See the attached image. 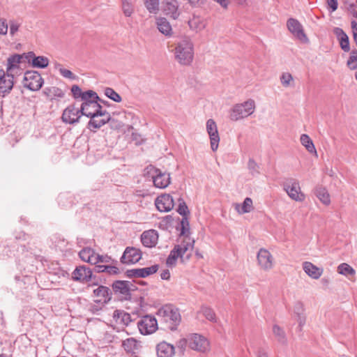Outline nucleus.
Returning a JSON list of instances; mask_svg holds the SVG:
<instances>
[{
  "mask_svg": "<svg viewBox=\"0 0 357 357\" xmlns=\"http://www.w3.org/2000/svg\"><path fill=\"white\" fill-rule=\"evenodd\" d=\"M175 59L181 65H190L194 57V47L189 38H184L179 41L174 50Z\"/></svg>",
  "mask_w": 357,
  "mask_h": 357,
  "instance_id": "f257e3e1",
  "label": "nucleus"
},
{
  "mask_svg": "<svg viewBox=\"0 0 357 357\" xmlns=\"http://www.w3.org/2000/svg\"><path fill=\"white\" fill-rule=\"evenodd\" d=\"M158 315L160 317L163 321L167 324V326L171 331L176 329L181 321V317L178 308L172 305H165L158 311Z\"/></svg>",
  "mask_w": 357,
  "mask_h": 357,
  "instance_id": "f03ea898",
  "label": "nucleus"
},
{
  "mask_svg": "<svg viewBox=\"0 0 357 357\" xmlns=\"http://www.w3.org/2000/svg\"><path fill=\"white\" fill-rule=\"evenodd\" d=\"M195 241L190 237L181 240V242L176 245L171 250L166 260V264L169 267H173L176 265L178 258H182L185 252L192 250L194 248Z\"/></svg>",
  "mask_w": 357,
  "mask_h": 357,
  "instance_id": "7ed1b4c3",
  "label": "nucleus"
},
{
  "mask_svg": "<svg viewBox=\"0 0 357 357\" xmlns=\"http://www.w3.org/2000/svg\"><path fill=\"white\" fill-rule=\"evenodd\" d=\"M255 102L252 99H249L241 104H236L230 112V119L236 121L245 118L251 115L255 112Z\"/></svg>",
  "mask_w": 357,
  "mask_h": 357,
  "instance_id": "20e7f679",
  "label": "nucleus"
},
{
  "mask_svg": "<svg viewBox=\"0 0 357 357\" xmlns=\"http://www.w3.org/2000/svg\"><path fill=\"white\" fill-rule=\"evenodd\" d=\"M146 170L147 173L151 174L155 187L163 189L169 185L171 177L169 173L162 172L151 165L146 167Z\"/></svg>",
  "mask_w": 357,
  "mask_h": 357,
  "instance_id": "39448f33",
  "label": "nucleus"
},
{
  "mask_svg": "<svg viewBox=\"0 0 357 357\" xmlns=\"http://www.w3.org/2000/svg\"><path fill=\"white\" fill-rule=\"evenodd\" d=\"M283 189L288 196L296 202H302L305 195L301 192L299 183L294 178H288L283 183Z\"/></svg>",
  "mask_w": 357,
  "mask_h": 357,
  "instance_id": "423d86ee",
  "label": "nucleus"
},
{
  "mask_svg": "<svg viewBox=\"0 0 357 357\" xmlns=\"http://www.w3.org/2000/svg\"><path fill=\"white\" fill-rule=\"evenodd\" d=\"M188 337V347L191 349L201 353H205L209 350V342L204 336L192 333L189 335Z\"/></svg>",
  "mask_w": 357,
  "mask_h": 357,
  "instance_id": "0eeeda50",
  "label": "nucleus"
},
{
  "mask_svg": "<svg viewBox=\"0 0 357 357\" xmlns=\"http://www.w3.org/2000/svg\"><path fill=\"white\" fill-rule=\"evenodd\" d=\"M137 326L142 334H151L158 329V322L154 317L145 315L138 321Z\"/></svg>",
  "mask_w": 357,
  "mask_h": 357,
  "instance_id": "6e6552de",
  "label": "nucleus"
},
{
  "mask_svg": "<svg viewBox=\"0 0 357 357\" xmlns=\"http://www.w3.org/2000/svg\"><path fill=\"white\" fill-rule=\"evenodd\" d=\"M101 113H104V115L96 113L94 116L92 115L89 117L90 120L88 123L87 128L91 131L95 132L96 130L101 128L111 120L110 114L107 111L102 109L101 110Z\"/></svg>",
  "mask_w": 357,
  "mask_h": 357,
  "instance_id": "1a4fd4ad",
  "label": "nucleus"
},
{
  "mask_svg": "<svg viewBox=\"0 0 357 357\" xmlns=\"http://www.w3.org/2000/svg\"><path fill=\"white\" fill-rule=\"evenodd\" d=\"M25 87L31 91L39 90L43 84V79L40 73L36 71L26 72L24 77Z\"/></svg>",
  "mask_w": 357,
  "mask_h": 357,
  "instance_id": "9d476101",
  "label": "nucleus"
},
{
  "mask_svg": "<svg viewBox=\"0 0 357 357\" xmlns=\"http://www.w3.org/2000/svg\"><path fill=\"white\" fill-rule=\"evenodd\" d=\"M142 251L134 247H127L121 256L120 261L124 264H136L142 259Z\"/></svg>",
  "mask_w": 357,
  "mask_h": 357,
  "instance_id": "9b49d317",
  "label": "nucleus"
},
{
  "mask_svg": "<svg viewBox=\"0 0 357 357\" xmlns=\"http://www.w3.org/2000/svg\"><path fill=\"white\" fill-rule=\"evenodd\" d=\"M287 26L288 30L296 37L297 39L303 43H307L308 38L304 33L303 26L296 19L290 18L287 20Z\"/></svg>",
  "mask_w": 357,
  "mask_h": 357,
  "instance_id": "f8f14e48",
  "label": "nucleus"
},
{
  "mask_svg": "<svg viewBox=\"0 0 357 357\" xmlns=\"http://www.w3.org/2000/svg\"><path fill=\"white\" fill-rule=\"evenodd\" d=\"M80 108H77L75 105L67 107L62 114V121L66 123L74 124L79 122L81 114Z\"/></svg>",
  "mask_w": 357,
  "mask_h": 357,
  "instance_id": "ddd939ff",
  "label": "nucleus"
},
{
  "mask_svg": "<svg viewBox=\"0 0 357 357\" xmlns=\"http://www.w3.org/2000/svg\"><path fill=\"white\" fill-rule=\"evenodd\" d=\"M25 54H15L10 56L7 59L6 72L11 73L13 76L20 75L22 74V69L20 68V64L22 63V60L24 58Z\"/></svg>",
  "mask_w": 357,
  "mask_h": 357,
  "instance_id": "4468645a",
  "label": "nucleus"
},
{
  "mask_svg": "<svg viewBox=\"0 0 357 357\" xmlns=\"http://www.w3.org/2000/svg\"><path fill=\"white\" fill-rule=\"evenodd\" d=\"M101 110L102 107L98 100H92V101L83 102L79 111L83 116L90 117L96 113L104 115V113H101Z\"/></svg>",
  "mask_w": 357,
  "mask_h": 357,
  "instance_id": "2eb2a0df",
  "label": "nucleus"
},
{
  "mask_svg": "<svg viewBox=\"0 0 357 357\" xmlns=\"http://www.w3.org/2000/svg\"><path fill=\"white\" fill-rule=\"evenodd\" d=\"M257 261L260 268L264 271H269L273 266V257L268 250L261 248L257 253Z\"/></svg>",
  "mask_w": 357,
  "mask_h": 357,
  "instance_id": "dca6fc26",
  "label": "nucleus"
},
{
  "mask_svg": "<svg viewBox=\"0 0 357 357\" xmlns=\"http://www.w3.org/2000/svg\"><path fill=\"white\" fill-rule=\"evenodd\" d=\"M206 130L210 137L211 148L213 151H215L218 148L220 137L217 125L213 119H208L207 121Z\"/></svg>",
  "mask_w": 357,
  "mask_h": 357,
  "instance_id": "f3484780",
  "label": "nucleus"
},
{
  "mask_svg": "<svg viewBox=\"0 0 357 357\" xmlns=\"http://www.w3.org/2000/svg\"><path fill=\"white\" fill-rule=\"evenodd\" d=\"M158 268L159 266L158 264H155L150 267L130 269L126 271V275L128 278H144L153 273H155Z\"/></svg>",
  "mask_w": 357,
  "mask_h": 357,
  "instance_id": "a211bd4d",
  "label": "nucleus"
},
{
  "mask_svg": "<svg viewBox=\"0 0 357 357\" xmlns=\"http://www.w3.org/2000/svg\"><path fill=\"white\" fill-rule=\"evenodd\" d=\"M155 204L160 212H168L174 208V199L170 195H162L156 198Z\"/></svg>",
  "mask_w": 357,
  "mask_h": 357,
  "instance_id": "6ab92c4d",
  "label": "nucleus"
},
{
  "mask_svg": "<svg viewBox=\"0 0 357 357\" xmlns=\"http://www.w3.org/2000/svg\"><path fill=\"white\" fill-rule=\"evenodd\" d=\"M128 281L116 280L112 284V289L115 294H120L123 298L128 300L130 298V286Z\"/></svg>",
  "mask_w": 357,
  "mask_h": 357,
  "instance_id": "aec40b11",
  "label": "nucleus"
},
{
  "mask_svg": "<svg viewBox=\"0 0 357 357\" xmlns=\"http://www.w3.org/2000/svg\"><path fill=\"white\" fill-rule=\"evenodd\" d=\"M14 77L13 74L4 71L3 75L0 77V96H4L10 92L14 85Z\"/></svg>",
  "mask_w": 357,
  "mask_h": 357,
  "instance_id": "412c9836",
  "label": "nucleus"
},
{
  "mask_svg": "<svg viewBox=\"0 0 357 357\" xmlns=\"http://www.w3.org/2000/svg\"><path fill=\"white\" fill-rule=\"evenodd\" d=\"M92 277V271L90 268L86 266H79L77 267L72 274V278L75 281L81 282H89Z\"/></svg>",
  "mask_w": 357,
  "mask_h": 357,
  "instance_id": "4be33fe9",
  "label": "nucleus"
},
{
  "mask_svg": "<svg viewBox=\"0 0 357 357\" xmlns=\"http://www.w3.org/2000/svg\"><path fill=\"white\" fill-rule=\"evenodd\" d=\"M25 59L31 63L32 66L38 68H45L49 65V59L44 56H36L33 52H29L24 54Z\"/></svg>",
  "mask_w": 357,
  "mask_h": 357,
  "instance_id": "5701e85b",
  "label": "nucleus"
},
{
  "mask_svg": "<svg viewBox=\"0 0 357 357\" xmlns=\"http://www.w3.org/2000/svg\"><path fill=\"white\" fill-rule=\"evenodd\" d=\"M158 240V234L154 229L144 231L141 235V242L146 248H153Z\"/></svg>",
  "mask_w": 357,
  "mask_h": 357,
  "instance_id": "b1692460",
  "label": "nucleus"
},
{
  "mask_svg": "<svg viewBox=\"0 0 357 357\" xmlns=\"http://www.w3.org/2000/svg\"><path fill=\"white\" fill-rule=\"evenodd\" d=\"M178 8V3L176 0H165L162 2L163 13L174 20L177 19L179 16Z\"/></svg>",
  "mask_w": 357,
  "mask_h": 357,
  "instance_id": "393cba45",
  "label": "nucleus"
},
{
  "mask_svg": "<svg viewBox=\"0 0 357 357\" xmlns=\"http://www.w3.org/2000/svg\"><path fill=\"white\" fill-rule=\"evenodd\" d=\"M156 352L158 357H173L175 347L166 342H162L157 345Z\"/></svg>",
  "mask_w": 357,
  "mask_h": 357,
  "instance_id": "a878e982",
  "label": "nucleus"
},
{
  "mask_svg": "<svg viewBox=\"0 0 357 357\" xmlns=\"http://www.w3.org/2000/svg\"><path fill=\"white\" fill-rule=\"evenodd\" d=\"M113 319L116 324L121 327L127 326L132 321L130 314L123 310H116L113 312Z\"/></svg>",
  "mask_w": 357,
  "mask_h": 357,
  "instance_id": "bb28decb",
  "label": "nucleus"
},
{
  "mask_svg": "<svg viewBox=\"0 0 357 357\" xmlns=\"http://www.w3.org/2000/svg\"><path fill=\"white\" fill-rule=\"evenodd\" d=\"M93 294L96 297L99 298L98 302H102L107 303L112 298L111 290L105 286H98L96 289H93Z\"/></svg>",
  "mask_w": 357,
  "mask_h": 357,
  "instance_id": "cd10ccee",
  "label": "nucleus"
},
{
  "mask_svg": "<svg viewBox=\"0 0 357 357\" xmlns=\"http://www.w3.org/2000/svg\"><path fill=\"white\" fill-rule=\"evenodd\" d=\"M333 33L337 38L342 50L345 52H349V40L347 33L341 28L339 27H335L333 30Z\"/></svg>",
  "mask_w": 357,
  "mask_h": 357,
  "instance_id": "c85d7f7f",
  "label": "nucleus"
},
{
  "mask_svg": "<svg viewBox=\"0 0 357 357\" xmlns=\"http://www.w3.org/2000/svg\"><path fill=\"white\" fill-rule=\"evenodd\" d=\"M303 268L305 273L313 279H319L323 273V269L319 268L312 263L305 261L303 264Z\"/></svg>",
  "mask_w": 357,
  "mask_h": 357,
  "instance_id": "c756f323",
  "label": "nucleus"
},
{
  "mask_svg": "<svg viewBox=\"0 0 357 357\" xmlns=\"http://www.w3.org/2000/svg\"><path fill=\"white\" fill-rule=\"evenodd\" d=\"M79 256L82 261L88 262L91 264H96L97 261H96V253L91 248H84L79 252Z\"/></svg>",
  "mask_w": 357,
  "mask_h": 357,
  "instance_id": "7c9ffc66",
  "label": "nucleus"
},
{
  "mask_svg": "<svg viewBox=\"0 0 357 357\" xmlns=\"http://www.w3.org/2000/svg\"><path fill=\"white\" fill-rule=\"evenodd\" d=\"M156 24L158 29L160 33L165 36H171L172 33V26L167 20L165 17H158L156 19Z\"/></svg>",
  "mask_w": 357,
  "mask_h": 357,
  "instance_id": "2f4dec72",
  "label": "nucleus"
},
{
  "mask_svg": "<svg viewBox=\"0 0 357 357\" xmlns=\"http://www.w3.org/2000/svg\"><path fill=\"white\" fill-rule=\"evenodd\" d=\"M125 351L127 353L135 354L140 347L139 342L133 337H130L124 340L122 343Z\"/></svg>",
  "mask_w": 357,
  "mask_h": 357,
  "instance_id": "473e14b6",
  "label": "nucleus"
},
{
  "mask_svg": "<svg viewBox=\"0 0 357 357\" xmlns=\"http://www.w3.org/2000/svg\"><path fill=\"white\" fill-rule=\"evenodd\" d=\"M235 209L239 214L250 212L253 209L252 199L250 197H246L241 205L236 204Z\"/></svg>",
  "mask_w": 357,
  "mask_h": 357,
  "instance_id": "72a5a7b5",
  "label": "nucleus"
},
{
  "mask_svg": "<svg viewBox=\"0 0 357 357\" xmlns=\"http://www.w3.org/2000/svg\"><path fill=\"white\" fill-rule=\"evenodd\" d=\"M300 141L301 144L305 147V149L309 153L317 154V151L313 144V142L307 135H301L300 137Z\"/></svg>",
  "mask_w": 357,
  "mask_h": 357,
  "instance_id": "f704fd0d",
  "label": "nucleus"
},
{
  "mask_svg": "<svg viewBox=\"0 0 357 357\" xmlns=\"http://www.w3.org/2000/svg\"><path fill=\"white\" fill-rule=\"evenodd\" d=\"M315 195L318 199L325 205L331 203L330 195L326 188L318 187L315 189Z\"/></svg>",
  "mask_w": 357,
  "mask_h": 357,
  "instance_id": "c9c22d12",
  "label": "nucleus"
},
{
  "mask_svg": "<svg viewBox=\"0 0 357 357\" xmlns=\"http://www.w3.org/2000/svg\"><path fill=\"white\" fill-rule=\"evenodd\" d=\"M144 4L149 13L157 14L160 10L159 0H143Z\"/></svg>",
  "mask_w": 357,
  "mask_h": 357,
  "instance_id": "e433bc0d",
  "label": "nucleus"
},
{
  "mask_svg": "<svg viewBox=\"0 0 357 357\" xmlns=\"http://www.w3.org/2000/svg\"><path fill=\"white\" fill-rule=\"evenodd\" d=\"M273 333L280 343L282 344L287 343V337L285 333L284 330L278 325L275 324L273 326Z\"/></svg>",
  "mask_w": 357,
  "mask_h": 357,
  "instance_id": "4c0bfd02",
  "label": "nucleus"
},
{
  "mask_svg": "<svg viewBox=\"0 0 357 357\" xmlns=\"http://www.w3.org/2000/svg\"><path fill=\"white\" fill-rule=\"evenodd\" d=\"M44 93L51 99H53L54 98L56 97L63 98L64 96V93L62 91V90L56 86L45 89Z\"/></svg>",
  "mask_w": 357,
  "mask_h": 357,
  "instance_id": "58836bf2",
  "label": "nucleus"
},
{
  "mask_svg": "<svg viewBox=\"0 0 357 357\" xmlns=\"http://www.w3.org/2000/svg\"><path fill=\"white\" fill-rule=\"evenodd\" d=\"M200 312L207 319L212 322H216V315L213 310L208 306L203 305L201 307Z\"/></svg>",
  "mask_w": 357,
  "mask_h": 357,
  "instance_id": "ea45409f",
  "label": "nucleus"
},
{
  "mask_svg": "<svg viewBox=\"0 0 357 357\" xmlns=\"http://www.w3.org/2000/svg\"><path fill=\"white\" fill-rule=\"evenodd\" d=\"M190 225L186 217H183L181 222V232L180 238L183 237L182 240H185V238L190 237Z\"/></svg>",
  "mask_w": 357,
  "mask_h": 357,
  "instance_id": "a19ab883",
  "label": "nucleus"
},
{
  "mask_svg": "<svg viewBox=\"0 0 357 357\" xmlns=\"http://www.w3.org/2000/svg\"><path fill=\"white\" fill-rule=\"evenodd\" d=\"M55 69L58 70L60 74L65 78H68L72 80L76 79L77 76L74 75L70 70L63 68L62 65L59 63L54 64Z\"/></svg>",
  "mask_w": 357,
  "mask_h": 357,
  "instance_id": "79ce46f5",
  "label": "nucleus"
},
{
  "mask_svg": "<svg viewBox=\"0 0 357 357\" xmlns=\"http://www.w3.org/2000/svg\"><path fill=\"white\" fill-rule=\"evenodd\" d=\"M338 273L344 275H354L355 274V270L349 264L342 263L337 267Z\"/></svg>",
  "mask_w": 357,
  "mask_h": 357,
  "instance_id": "37998d69",
  "label": "nucleus"
},
{
  "mask_svg": "<svg viewBox=\"0 0 357 357\" xmlns=\"http://www.w3.org/2000/svg\"><path fill=\"white\" fill-rule=\"evenodd\" d=\"M105 95L116 102H120L122 100L121 96L112 88H106Z\"/></svg>",
  "mask_w": 357,
  "mask_h": 357,
  "instance_id": "c03bdc74",
  "label": "nucleus"
},
{
  "mask_svg": "<svg viewBox=\"0 0 357 357\" xmlns=\"http://www.w3.org/2000/svg\"><path fill=\"white\" fill-rule=\"evenodd\" d=\"M122 9L126 17L131 16L134 11L131 0H122Z\"/></svg>",
  "mask_w": 357,
  "mask_h": 357,
  "instance_id": "a18cd8bd",
  "label": "nucleus"
},
{
  "mask_svg": "<svg viewBox=\"0 0 357 357\" xmlns=\"http://www.w3.org/2000/svg\"><path fill=\"white\" fill-rule=\"evenodd\" d=\"M81 100L83 102L92 101V100H100L98 94L91 90H88L82 93Z\"/></svg>",
  "mask_w": 357,
  "mask_h": 357,
  "instance_id": "49530a36",
  "label": "nucleus"
},
{
  "mask_svg": "<svg viewBox=\"0 0 357 357\" xmlns=\"http://www.w3.org/2000/svg\"><path fill=\"white\" fill-rule=\"evenodd\" d=\"M296 321L298 324V330L299 331H301L306 321V317L304 314V307L303 304H301V313L298 312V316H296Z\"/></svg>",
  "mask_w": 357,
  "mask_h": 357,
  "instance_id": "de8ad7c7",
  "label": "nucleus"
},
{
  "mask_svg": "<svg viewBox=\"0 0 357 357\" xmlns=\"http://www.w3.org/2000/svg\"><path fill=\"white\" fill-rule=\"evenodd\" d=\"M178 206L176 210L177 212L180 215H183V217H186L187 214L189 213V211L188 209V206H187L185 202L181 197H179L178 199Z\"/></svg>",
  "mask_w": 357,
  "mask_h": 357,
  "instance_id": "09e8293b",
  "label": "nucleus"
},
{
  "mask_svg": "<svg viewBox=\"0 0 357 357\" xmlns=\"http://www.w3.org/2000/svg\"><path fill=\"white\" fill-rule=\"evenodd\" d=\"M347 66L351 70H355L357 68V52H351L347 61Z\"/></svg>",
  "mask_w": 357,
  "mask_h": 357,
  "instance_id": "8fccbe9b",
  "label": "nucleus"
},
{
  "mask_svg": "<svg viewBox=\"0 0 357 357\" xmlns=\"http://www.w3.org/2000/svg\"><path fill=\"white\" fill-rule=\"evenodd\" d=\"M293 77L289 73H284L282 74L280 77V82L283 86L287 87L290 86L291 82H293Z\"/></svg>",
  "mask_w": 357,
  "mask_h": 357,
  "instance_id": "3c124183",
  "label": "nucleus"
},
{
  "mask_svg": "<svg viewBox=\"0 0 357 357\" xmlns=\"http://www.w3.org/2000/svg\"><path fill=\"white\" fill-rule=\"evenodd\" d=\"M248 167L252 176H256L259 174V166L253 159H249L248 162Z\"/></svg>",
  "mask_w": 357,
  "mask_h": 357,
  "instance_id": "603ef678",
  "label": "nucleus"
},
{
  "mask_svg": "<svg viewBox=\"0 0 357 357\" xmlns=\"http://www.w3.org/2000/svg\"><path fill=\"white\" fill-rule=\"evenodd\" d=\"M189 337L187 338H181L178 340L176 343V347L180 351V352L183 354L185 350L187 345H188Z\"/></svg>",
  "mask_w": 357,
  "mask_h": 357,
  "instance_id": "864d4df0",
  "label": "nucleus"
},
{
  "mask_svg": "<svg viewBox=\"0 0 357 357\" xmlns=\"http://www.w3.org/2000/svg\"><path fill=\"white\" fill-rule=\"evenodd\" d=\"M71 93L75 99L82 98V93L81 88L78 85H73L71 88Z\"/></svg>",
  "mask_w": 357,
  "mask_h": 357,
  "instance_id": "5fc2aeb1",
  "label": "nucleus"
},
{
  "mask_svg": "<svg viewBox=\"0 0 357 357\" xmlns=\"http://www.w3.org/2000/svg\"><path fill=\"white\" fill-rule=\"evenodd\" d=\"M8 32V24L6 19L0 18V34L6 35Z\"/></svg>",
  "mask_w": 357,
  "mask_h": 357,
  "instance_id": "6e6d98bb",
  "label": "nucleus"
},
{
  "mask_svg": "<svg viewBox=\"0 0 357 357\" xmlns=\"http://www.w3.org/2000/svg\"><path fill=\"white\" fill-rule=\"evenodd\" d=\"M96 261L98 263H109L112 261V258L107 255H100L99 254H96Z\"/></svg>",
  "mask_w": 357,
  "mask_h": 357,
  "instance_id": "4d7b16f0",
  "label": "nucleus"
},
{
  "mask_svg": "<svg viewBox=\"0 0 357 357\" xmlns=\"http://www.w3.org/2000/svg\"><path fill=\"white\" fill-rule=\"evenodd\" d=\"M105 269V273H107L109 275H116L119 273V269L115 266H108L107 265Z\"/></svg>",
  "mask_w": 357,
  "mask_h": 357,
  "instance_id": "13d9d810",
  "label": "nucleus"
},
{
  "mask_svg": "<svg viewBox=\"0 0 357 357\" xmlns=\"http://www.w3.org/2000/svg\"><path fill=\"white\" fill-rule=\"evenodd\" d=\"M20 27L19 24L14 21L10 22V34L11 36H14L15 33L18 31Z\"/></svg>",
  "mask_w": 357,
  "mask_h": 357,
  "instance_id": "bf43d9fd",
  "label": "nucleus"
},
{
  "mask_svg": "<svg viewBox=\"0 0 357 357\" xmlns=\"http://www.w3.org/2000/svg\"><path fill=\"white\" fill-rule=\"evenodd\" d=\"M327 4L331 9V12L335 11L338 6L337 0H327Z\"/></svg>",
  "mask_w": 357,
  "mask_h": 357,
  "instance_id": "052dcab7",
  "label": "nucleus"
},
{
  "mask_svg": "<svg viewBox=\"0 0 357 357\" xmlns=\"http://www.w3.org/2000/svg\"><path fill=\"white\" fill-rule=\"evenodd\" d=\"M162 280H169L170 279V272L168 269L163 270L160 273Z\"/></svg>",
  "mask_w": 357,
  "mask_h": 357,
  "instance_id": "680f3d73",
  "label": "nucleus"
},
{
  "mask_svg": "<svg viewBox=\"0 0 357 357\" xmlns=\"http://www.w3.org/2000/svg\"><path fill=\"white\" fill-rule=\"evenodd\" d=\"M96 266L94 267V271L97 273H105V268H106L107 265H97L95 264Z\"/></svg>",
  "mask_w": 357,
  "mask_h": 357,
  "instance_id": "e2e57ef3",
  "label": "nucleus"
},
{
  "mask_svg": "<svg viewBox=\"0 0 357 357\" xmlns=\"http://www.w3.org/2000/svg\"><path fill=\"white\" fill-rule=\"evenodd\" d=\"M214 1H216L217 3H220V5L224 8H227L229 5V0H214Z\"/></svg>",
  "mask_w": 357,
  "mask_h": 357,
  "instance_id": "0e129e2a",
  "label": "nucleus"
},
{
  "mask_svg": "<svg viewBox=\"0 0 357 357\" xmlns=\"http://www.w3.org/2000/svg\"><path fill=\"white\" fill-rule=\"evenodd\" d=\"M351 26L352 29L353 36L357 35V22L353 20L351 22Z\"/></svg>",
  "mask_w": 357,
  "mask_h": 357,
  "instance_id": "69168bd1",
  "label": "nucleus"
},
{
  "mask_svg": "<svg viewBox=\"0 0 357 357\" xmlns=\"http://www.w3.org/2000/svg\"><path fill=\"white\" fill-rule=\"evenodd\" d=\"M301 304L302 303H297L294 306V314L298 316V312L301 313Z\"/></svg>",
  "mask_w": 357,
  "mask_h": 357,
  "instance_id": "338daca9",
  "label": "nucleus"
},
{
  "mask_svg": "<svg viewBox=\"0 0 357 357\" xmlns=\"http://www.w3.org/2000/svg\"><path fill=\"white\" fill-rule=\"evenodd\" d=\"M257 357H268V354L264 351L258 352Z\"/></svg>",
  "mask_w": 357,
  "mask_h": 357,
  "instance_id": "774afa93",
  "label": "nucleus"
}]
</instances>
